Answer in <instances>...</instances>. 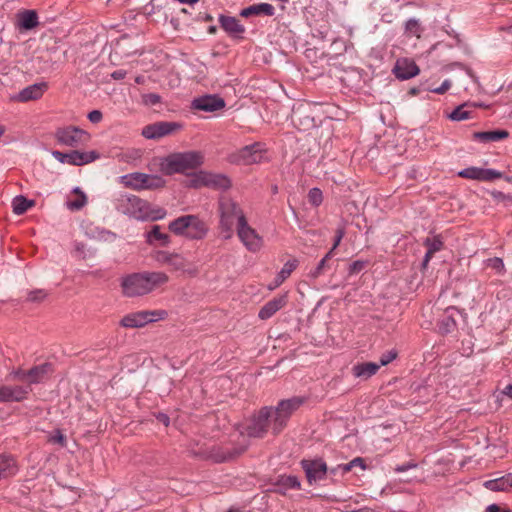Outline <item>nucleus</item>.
Listing matches in <instances>:
<instances>
[{"label": "nucleus", "instance_id": "f257e3e1", "mask_svg": "<svg viewBox=\"0 0 512 512\" xmlns=\"http://www.w3.org/2000/svg\"><path fill=\"white\" fill-rule=\"evenodd\" d=\"M116 209L140 221H157L166 216V210L152 206L148 201L132 194H121L116 199Z\"/></svg>", "mask_w": 512, "mask_h": 512}, {"label": "nucleus", "instance_id": "f03ea898", "mask_svg": "<svg viewBox=\"0 0 512 512\" xmlns=\"http://www.w3.org/2000/svg\"><path fill=\"white\" fill-rule=\"evenodd\" d=\"M168 280L169 277L164 272L134 273L122 279V293L126 297L142 296L167 283Z\"/></svg>", "mask_w": 512, "mask_h": 512}, {"label": "nucleus", "instance_id": "7ed1b4c3", "mask_svg": "<svg viewBox=\"0 0 512 512\" xmlns=\"http://www.w3.org/2000/svg\"><path fill=\"white\" fill-rule=\"evenodd\" d=\"M218 212L220 216L219 230L225 240L232 238L234 233V224L241 225L246 221V215L241 206L230 197L223 196L218 202Z\"/></svg>", "mask_w": 512, "mask_h": 512}, {"label": "nucleus", "instance_id": "20e7f679", "mask_svg": "<svg viewBox=\"0 0 512 512\" xmlns=\"http://www.w3.org/2000/svg\"><path fill=\"white\" fill-rule=\"evenodd\" d=\"M203 155L197 151L174 153L164 158L160 164L161 171L166 175L184 173L202 165Z\"/></svg>", "mask_w": 512, "mask_h": 512}, {"label": "nucleus", "instance_id": "39448f33", "mask_svg": "<svg viewBox=\"0 0 512 512\" xmlns=\"http://www.w3.org/2000/svg\"><path fill=\"white\" fill-rule=\"evenodd\" d=\"M306 397L293 396L289 399H283L278 402L277 406L273 408L272 431L273 434H279L287 425L290 417L295 413L305 402Z\"/></svg>", "mask_w": 512, "mask_h": 512}, {"label": "nucleus", "instance_id": "423d86ee", "mask_svg": "<svg viewBox=\"0 0 512 512\" xmlns=\"http://www.w3.org/2000/svg\"><path fill=\"white\" fill-rule=\"evenodd\" d=\"M121 182L134 190H154L164 187L165 180L158 175L134 172L121 177Z\"/></svg>", "mask_w": 512, "mask_h": 512}, {"label": "nucleus", "instance_id": "0eeeda50", "mask_svg": "<svg viewBox=\"0 0 512 512\" xmlns=\"http://www.w3.org/2000/svg\"><path fill=\"white\" fill-rule=\"evenodd\" d=\"M273 407L266 406L259 410L249 421L245 427V433L249 437L263 438L268 432V428L272 427Z\"/></svg>", "mask_w": 512, "mask_h": 512}, {"label": "nucleus", "instance_id": "6e6552de", "mask_svg": "<svg viewBox=\"0 0 512 512\" xmlns=\"http://www.w3.org/2000/svg\"><path fill=\"white\" fill-rule=\"evenodd\" d=\"M168 313L165 310L138 311L125 315L120 325L124 328H142L148 323L164 320Z\"/></svg>", "mask_w": 512, "mask_h": 512}, {"label": "nucleus", "instance_id": "1a4fd4ad", "mask_svg": "<svg viewBox=\"0 0 512 512\" xmlns=\"http://www.w3.org/2000/svg\"><path fill=\"white\" fill-rule=\"evenodd\" d=\"M263 145L259 142L247 145L235 153L229 155L228 160L232 164L251 165L261 162L263 158Z\"/></svg>", "mask_w": 512, "mask_h": 512}, {"label": "nucleus", "instance_id": "9d476101", "mask_svg": "<svg viewBox=\"0 0 512 512\" xmlns=\"http://www.w3.org/2000/svg\"><path fill=\"white\" fill-rule=\"evenodd\" d=\"M55 137L60 144L69 147L85 145L90 140L86 131L73 126L58 128Z\"/></svg>", "mask_w": 512, "mask_h": 512}, {"label": "nucleus", "instance_id": "9b49d317", "mask_svg": "<svg viewBox=\"0 0 512 512\" xmlns=\"http://www.w3.org/2000/svg\"><path fill=\"white\" fill-rule=\"evenodd\" d=\"M237 236L244 247L252 253H256L263 247V238L252 228L248 221H242L241 225H236Z\"/></svg>", "mask_w": 512, "mask_h": 512}, {"label": "nucleus", "instance_id": "f8f14e48", "mask_svg": "<svg viewBox=\"0 0 512 512\" xmlns=\"http://www.w3.org/2000/svg\"><path fill=\"white\" fill-rule=\"evenodd\" d=\"M183 125L179 122L159 121L146 125L142 129V135L146 139H160L165 136L175 134L182 129Z\"/></svg>", "mask_w": 512, "mask_h": 512}, {"label": "nucleus", "instance_id": "ddd939ff", "mask_svg": "<svg viewBox=\"0 0 512 512\" xmlns=\"http://www.w3.org/2000/svg\"><path fill=\"white\" fill-rule=\"evenodd\" d=\"M52 156L60 163H67L76 166L91 163L99 158V154L96 151L80 152L78 150H73L69 153L55 150L52 151Z\"/></svg>", "mask_w": 512, "mask_h": 512}, {"label": "nucleus", "instance_id": "4468645a", "mask_svg": "<svg viewBox=\"0 0 512 512\" xmlns=\"http://www.w3.org/2000/svg\"><path fill=\"white\" fill-rule=\"evenodd\" d=\"M300 464L310 485L325 479L328 473L327 464L321 458L313 460L303 459Z\"/></svg>", "mask_w": 512, "mask_h": 512}, {"label": "nucleus", "instance_id": "2eb2a0df", "mask_svg": "<svg viewBox=\"0 0 512 512\" xmlns=\"http://www.w3.org/2000/svg\"><path fill=\"white\" fill-rule=\"evenodd\" d=\"M458 176L465 179L491 182L503 177V174L495 169L468 167L458 172Z\"/></svg>", "mask_w": 512, "mask_h": 512}, {"label": "nucleus", "instance_id": "dca6fc26", "mask_svg": "<svg viewBox=\"0 0 512 512\" xmlns=\"http://www.w3.org/2000/svg\"><path fill=\"white\" fill-rule=\"evenodd\" d=\"M191 107L195 110L214 112L225 107V101L218 95H204L195 98Z\"/></svg>", "mask_w": 512, "mask_h": 512}, {"label": "nucleus", "instance_id": "f3484780", "mask_svg": "<svg viewBox=\"0 0 512 512\" xmlns=\"http://www.w3.org/2000/svg\"><path fill=\"white\" fill-rule=\"evenodd\" d=\"M198 181L201 185L212 189L226 190L231 186L230 179L223 174L201 172L198 176Z\"/></svg>", "mask_w": 512, "mask_h": 512}, {"label": "nucleus", "instance_id": "a211bd4d", "mask_svg": "<svg viewBox=\"0 0 512 512\" xmlns=\"http://www.w3.org/2000/svg\"><path fill=\"white\" fill-rule=\"evenodd\" d=\"M393 72L396 78L400 80H408L418 75L420 69L413 60L401 58L396 61Z\"/></svg>", "mask_w": 512, "mask_h": 512}, {"label": "nucleus", "instance_id": "6ab92c4d", "mask_svg": "<svg viewBox=\"0 0 512 512\" xmlns=\"http://www.w3.org/2000/svg\"><path fill=\"white\" fill-rule=\"evenodd\" d=\"M53 372V365L48 362L30 368L27 370L28 385L31 386L32 384H40L46 382L49 380Z\"/></svg>", "mask_w": 512, "mask_h": 512}, {"label": "nucleus", "instance_id": "aec40b11", "mask_svg": "<svg viewBox=\"0 0 512 512\" xmlns=\"http://www.w3.org/2000/svg\"><path fill=\"white\" fill-rule=\"evenodd\" d=\"M168 266L171 267L172 271L181 272L182 274H186L191 277L196 276L198 273L197 267L179 253L173 252Z\"/></svg>", "mask_w": 512, "mask_h": 512}, {"label": "nucleus", "instance_id": "412c9836", "mask_svg": "<svg viewBox=\"0 0 512 512\" xmlns=\"http://www.w3.org/2000/svg\"><path fill=\"white\" fill-rule=\"evenodd\" d=\"M273 491L280 495H286L289 489H300L301 483L298 477L293 475H280L272 483Z\"/></svg>", "mask_w": 512, "mask_h": 512}, {"label": "nucleus", "instance_id": "4be33fe9", "mask_svg": "<svg viewBox=\"0 0 512 512\" xmlns=\"http://www.w3.org/2000/svg\"><path fill=\"white\" fill-rule=\"evenodd\" d=\"M146 243L150 246L167 247L171 243V237L167 233L161 232L159 225H153L145 234Z\"/></svg>", "mask_w": 512, "mask_h": 512}, {"label": "nucleus", "instance_id": "5701e85b", "mask_svg": "<svg viewBox=\"0 0 512 512\" xmlns=\"http://www.w3.org/2000/svg\"><path fill=\"white\" fill-rule=\"evenodd\" d=\"M287 304V296L281 295L268 301L259 311L258 316L261 320L271 318L277 311Z\"/></svg>", "mask_w": 512, "mask_h": 512}, {"label": "nucleus", "instance_id": "b1692460", "mask_svg": "<svg viewBox=\"0 0 512 512\" xmlns=\"http://www.w3.org/2000/svg\"><path fill=\"white\" fill-rule=\"evenodd\" d=\"M423 245L427 248V252H426L423 262H422V268L426 269L428 266V263L432 259L433 255L436 252H439L443 249L444 242L440 235H435L433 237L425 238V240L423 241Z\"/></svg>", "mask_w": 512, "mask_h": 512}, {"label": "nucleus", "instance_id": "393cba45", "mask_svg": "<svg viewBox=\"0 0 512 512\" xmlns=\"http://www.w3.org/2000/svg\"><path fill=\"white\" fill-rule=\"evenodd\" d=\"M219 23L222 29L230 36L241 37L245 32V27L235 17L220 15Z\"/></svg>", "mask_w": 512, "mask_h": 512}, {"label": "nucleus", "instance_id": "a878e982", "mask_svg": "<svg viewBox=\"0 0 512 512\" xmlns=\"http://www.w3.org/2000/svg\"><path fill=\"white\" fill-rule=\"evenodd\" d=\"M46 89H47V84L44 82L32 84V85L22 89L19 92L17 99L20 102H28L31 100H37L42 97V95Z\"/></svg>", "mask_w": 512, "mask_h": 512}, {"label": "nucleus", "instance_id": "bb28decb", "mask_svg": "<svg viewBox=\"0 0 512 512\" xmlns=\"http://www.w3.org/2000/svg\"><path fill=\"white\" fill-rule=\"evenodd\" d=\"M275 14V8L269 3H259L250 5L241 10L240 15L242 17H250L255 15L273 16Z\"/></svg>", "mask_w": 512, "mask_h": 512}, {"label": "nucleus", "instance_id": "cd10ccee", "mask_svg": "<svg viewBox=\"0 0 512 512\" xmlns=\"http://www.w3.org/2000/svg\"><path fill=\"white\" fill-rule=\"evenodd\" d=\"M38 24V15L34 10H24L17 15V25L21 30H32Z\"/></svg>", "mask_w": 512, "mask_h": 512}, {"label": "nucleus", "instance_id": "c85d7f7f", "mask_svg": "<svg viewBox=\"0 0 512 512\" xmlns=\"http://www.w3.org/2000/svg\"><path fill=\"white\" fill-rule=\"evenodd\" d=\"M508 137L509 132L507 130L480 131L474 132L472 135L473 140L482 143L496 142Z\"/></svg>", "mask_w": 512, "mask_h": 512}, {"label": "nucleus", "instance_id": "c756f323", "mask_svg": "<svg viewBox=\"0 0 512 512\" xmlns=\"http://www.w3.org/2000/svg\"><path fill=\"white\" fill-rule=\"evenodd\" d=\"M207 232V225L194 215V220L190 221L189 228L185 237L190 240H200L206 236Z\"/></svg>", "mask_w": 512, "mask_h": 512}, {"label": "nucleus", "instance_id": "7c9ffc66", "mask_svg": "<svg viewBox=\"0 0 512 512\" xmlns=\"http://www.w3.org/2000/svg\"><path fill=\"white\" fill-rule=\"evenodd\" d=\"M242 453V450L231 449L228 447H213L210 451V458L217 462H225L233 459Z\"/></svg>", "mask_w": 512, "mask_h": 512}, {"label": "nucleus", "instance_id": "2f4dec72", "mask_svg": "<svg viewBox=\"0 0 512 512\" xmlns=\"http://www.w3.org/2000/svg\"><path fill=\"white\" fill-rule=\"evenodd\" d=\"M194 220V215H183L169 223V230L175 235L186 236L190 221Z\"/></svg>", "mask_w": 512, "mask_h": 512}, {"label": "nucleus", "instance_id": "473e14b6", "mask_svg": "<svg viewBox=\"0 0 512 512\" xmlns=\"http://www.w3.org/2000/svg\"><path fill=\"white\" fill-rule=\"evenodd\" d=\"M484 486L491 491H511L512 490V473L503 477L486 481Z\"/></svg>", "mask_w": 512, "mask_h": 512}, {"label": "nucleus", "instance_id": "72a5a7b5", "mask_svg": "<svg viewBox=\"0 0 512 512\" xmlns=\"http://www.w3.org/2000/svg\"><path fill=\"white\" fill-rule=\"evenodd\" d=\"M17 472V466L14 458L10 455H0V480L11 477Z\"/></svg>", "mask_w": 512, "mask_h": 512}, {"label": "nucleus", "instance_id": "f704fd0d", "mask_svg": "<svg viewBox=\"0 0 512 512\" xmlns=\"http://www.w3.org/2000/svg\"><path fill=\"white\" fill-rule=\"evenodd\" d=\"M379 368L380 365L374 362L360 363L353 367V374L356 377L368 379L375 375Z\"/></svg>", "mask_w": 512, "mask_h": 512}, {"label": "nucleus", "instance_id": "c9c22d12", "mask_svg": "<svg viewBox=\"0 0 512 512\" xmlns=\"http://www.w3.org/2000/svg\"><path fill=\"white\" fill-rule=\"evenodd\" d=\"M297 266L298 261L296 259L287 261L283 265L279 273L276 275L273 284L270 286V289H274L280 286L291 275V273L296 269Z\"/></svg>", "mask_w": 512, "mask_h": 512}, {"label": "nucleus", "instance_id": "e433bc0d", "mask_svg": "<svg viewBox=\"0 0 512 512\" xmlns=\"http://www.w3.org/2000/svg\"><path fill=\"white\" fill-rule=\"evenodd\" d=\"M34 200H28L26 197L19 195L12 201L13 212L16 215L24 214L29 208L34 206Z\"/></svg>", "mask_w": 512, "mask_h": 512}, {"label": "nucleus", "instance_id": "4c0bfd02", "mask_svg": "<svg viewBox=\"0 0 512 512\" xmlns=\"http://www.w3.org/2000/svg\"><path fill=\"white\" fill-rule=\"evenodd\" d=\"M31 392V387L26 386H9V397L11 402H20L27 398V395Z\"/></svg>", "mask_w": 512, "mask_h": 512}, {"label": "nucleus", "instance_id": "58836bf2", "mask_svg": "<svg viewBox=\"0 0 512 512\" xmlns=\"http://www.w3.org/2000/svg\"><path fill=\"white\" fill-rule=\"evenodd\" d=\"M332 251H328L327 254L320 260L317 266L309 272V277L313 279H317L322 274H324L327 270L330 269L329 261L332 258Z\"/></svg>", "mask_w": 512, "mask_h": 512}, {"label": "nucleus", "instance_id": "ea45409f", "mask_svg": "<svg viewBox=\"0 0 512 512\" xmlns=\"http://www.w3.org/2000/svg\"><path fill=\"white\" fill-rule=\"evenodd\" d=\"M452 308H448L446 313L438 322V329L441 334L450 333L456 327V321L451 314H448Z\"/></svg>", "mask_w": 512, "mask_h": 512}, {"label": "nucleus", "instance_id": "a19ab883", "mask_svg": "<svg viewBox=\"0 0 512 512\" xmlns=\"http://www.w3.org/2000/svg\"><path fill=\"white\" fill-rule=\"evenodd\" d=\"M467 104H462L456 107L450 114L449 118L452 121H462L471 117V111L466 109Z\"/></svg>", "mask_w": 512, "mask_h": 512}, {"label": "nucleus", "instance_id": "79ce46f5", "mask_svg": "<svg viewBox=\"0 0 512 512\" xmlns=\"http://www.w3.org/2000/svg\"><path fill=\"white\" fill-rule=\"evenodd\" d=\"M405 31L408 34L419 38L423 29H422L419 21L417 19L412 18L406 22Z\"/></svg>", "mask_w": 512, "mask_h": 512}, {"label": "nucleus", "instance_id": "37998d69", "mask_svg": "<svg viewBox=\"0 0 512 512\" xmlns=\"http://www.w3.org/2000/svg\"><path fill=\"white\" fill-rule=\"evenodd\" d=\"M74 192L79 195L75 200L68 202V207L71 210H80L85 206L87 198L86 195L82 191H80L79 188H75Z\"/></svg>", "mask_w": 512, "mask_h": 512}, {"label": "nucleus", "instance_id": "c03bdc74", "mask_svg": "<svg viewBox=\"0 0 512 512\" xmlns=\"http://www.w3.org/2000/svg\"><path fill=\"white\" fill-rule=\"evenodd\" d=\"M48 296V292L44 289H35L28 293L27 301L34 302V303H40L45 300V298Z\"/></svg>", "mask_w": 512, "mask_h": 512}, {"label": "nucleus", "instance_id": "a18cd8bd", "mask_svg": "<svg viewBox=\"0 0 512 512\" xmlns=\"http://www.w3.org/2000/svg\"><path fill=\"white\" fill-rule=\"evenodd\" d=\"M309 203L313 206H319L322 203L323 195L319 188H312L308 193Z\"/></svg>", "mask_w": 512, "mask_h": 512}, {"label": "nucleus", "instance_id": "49530a36", "mask_svg": "<svg viewBox=\"0 0 512 512\" xmlns=\"http://www.w3.org/2000/svg\"><path fill=\"white\" fill-rule=\"evenodd\" d=\"M173 252L158 250L154 253V259L161 265H169Z\"/></svg>", "mask_w": 512, "mask_h": 512}, {"label": "nucleus", "instance_id": "de8ad7c7", "mask_svg": "<svg viewBox=\"0 0 512 512\" xmlns=\"http://www.w3.org/2000/svg\"><path fill=\"white\" fill-rule=\"evenodd\" d=\"M142 102L147 106H155L161 102V96L156 93L143 94Z\"/></svg>", "mask_w": 512, "mask_h": 512}, {"label": "nucleus", "instance_id": "09e8293b", "mask_svg": "<svg viewBox=\"0 0 512 512\" xmlns=\"http://www.w3.org/2000/svg\"><path fill=\"white\" fill-rule=\"evenodd\" d=\"M487 265L498 272H502L504 270L503 260L498 257L488 259Z\"/></svg>", "mask_w": 512, "mask_h": 512}, {"label": "nucleus", "instance_id": "8fccbe9b", "mask_svg": "<svg viewBox=\"0 0 512 512\" xmlns=\"http://www.w3.org/2000/svg\"><path fill=\"white\" fill-rule=\"evenodd\" d=\"M397 357V352L395 350H390L386 353H384L381 357H380V367L381 366H385L387 364H389L390 362H392L395 358Z\"/></svg>", "mask_w": 512, "mask_h": 512}, {"label": "nucleus", "instance_id": "3c124183", "mask_svg": "<svg viewBox=\"0 0 512 512\" xmlns=\"http://www.w3.org/2000/svg\"><path fill=\"white\" fill-rule=\"evenodd\" d=\"M49 441L51 443H57L64 447L66 445V437L63 435V433L60 430H57L55 434L50 436Z\"/></svg>", "mask_w": 512, "mask_h": 512}, {"label": "nucleus", "instance_id": "603ef678", "mask_svg": "<svg viewBox=\"0 0 512 512\" xmlns=\"http://www.w3.org/2000/svg\"><path fill=\"white\" fill-rule=\"evenodd\" d=\"M344 235H345L344 228L343 227L337 228L336 234H335V238H334L333 246L329 250V251H332V254H334L335 249L339 246V244H340L342 238L344 237Z\"/></svg>", "mask_w": 512, "mask_h": 512}, {"label": "nucleus", "instance_id": "864d4df0", "mask_svg": "<svg viewBox=\"0 0 512 512\" xmlns=\"http://www.w3.org/2000/svg\"><path fill=\"white\" fill-rule=\"evenodd\" d=\"M10 376H12L14 379H17L19 381H26L28 383V374H27V370H23V369H16V370H13L11 373H10Z\"/></svg>", "mask_w": 512, "mask_h": 512}, {"label": "nucleus", "instance_id": "5fc2aeb1", "mask_svg": "<svg viewBox=\"0 0 512 512\" xmlns=\"http://www.w3.org/2000/svg\"><path fill=\"white\" fill-rule=\"evenodd\" d=\"M364 267H365L364 261H354L349 267V272H350V274L359 273L361 270L364 269Z\"/></svg>", "mask_w": 512, "mask_h": 512}, {"label": "nucleus", "instance_id": "6e6d98bb", "mask_svg": "<svg viewBox=\"0 0 512 512\" xmlns=\"http://www.w3.org/2000/svg\"><path fill=\"white\" fill-rule=\"evenodd\" d=\"M102 117V112L99 110H93L88 114V119L92 123H99L102 120Z\"/></svg>", "mask_w": 512, "mask_h": 512}, {"label": "nucleus", "instance_id": "4d7b16f0", "mask_svg": "<svg viewBox=\"0 0 512 512\" xmlns=\"http://www.w3.org/2000/svg\"><path fill=\"white\" fill-rule=\"evenodd\" d=\"M450 87H451V81L450 80H445L441 84V86L432 89V92H434L436 94H444L446 91L449 90Z\"/></svg>", "mask_w": 512, "mask_h": 512}, {"label": "nucleus", "instance_id": "13d9d810", "mask_svg": "<svg viewBox=\"0 0 512 512\" xmlns=\"http://www.w3.org/2000/svg\"><path fill=\"white\" fill-rule=\"evenodd\" d=\"M416 467H417L416 463L408 462V463L396 466L394 470L397 473H402V472H406V471H408V470H410L412 468H416Z\"/></svg>", "mask_w": 512, "mask_h": 512}, {"label": "nucleus", "instance_id": "bf43d9fd", "mask_svg": "<svg viewBox=\"0 0 512 512\" xmlns=\"http://www.w3.org/2000/svg\"><path fill=\"white\" fill-rule=\"evenodd\" d=\"M0 402H11L9 397V386L0 387Z\"/></svg>", "mask_w": 512, "mask_h": 512}, {"label": "nucleus", "instance_id": "052dcab7", "mask_svg": "<svg viewBox=\"0 0 512 512\" xmlns=\"http://www.w3.org/2000/svg\"><path fill=\"white\" fill-rule=\"evenodd\" d=\"M350 464L352 465V468H354V467H360L361 469L366 468L364 460L361 457L354 458L353 460L350 461Z\"/></svg>", "mask_w": 512, "mask_h": 512}, {"label": "nucleus", "instance_id": "680f3d73", "mask_svg": "<svg viewBox=\"0 0 512 512\" xmlns=\"http://www.w3.org/2000/svg\"><path fill=\"white\" fill-rule=\"evenodd\" d=\"M126 76V71L125 70H116L114 71L112 74H111V77L115 80H122L124 79Z\"/></svg>", "mask_w": 512, "mask_h": 512}, {"label": "nucleus", "instance_id": "e2e57ef3", "mask_svg": "<svg viewBox=\"0 0 512 512\" xmlns=\"http://www.w3.org/2000/svg\"><path fill=\"white\" fill-rule=\"evenodd\" d=\"M157 420L163 423L165 426H168L170 423L169 416L165 413H158L156 416Z\"/></svg>", "mask_w": 512, "mask_h": 512}, {"label": "nucleus", "instance_id": "0e129e2a", "mask_svg": "<svg viewBox=\"0 0 512 512\" xmlns=\"http://www.w3.org/2000/svg\"><path fill=\"white\" fill-rule=\"evenodd\" d=\"M338 466H339V469L341 470L342 475L350 472L353 469L350 462H348L346 464H339Z\"/></svg>", "mask_w": 512, "mask_h": 512}, {"label": "nucleus", "instance_id": "69168bd1", "mask_svg": "<svg viewBox=\"0 0 512 512\" xmlns=\"http://www.w3.org/2000/svg\"><path fill=\"white\" fill-rule=\"evenodd\" d=\"M486 512H500V507L497 504H491L486 508Z\"/></svg>", "mask_w": 512, "mask_h": 512}, {"label": "nucleus", "instance_id": "338daca9", "mask_svg": "<svg viewBox=\"0 0 512 512\" xmlns=\"http://www.w3.org/2000/svg\"><path fill=\"white\" fill-rule=\"evenodd\" d=\"M503 394L507 395L512 399V384L506 386L503 390Z\"/></svg>", "mask_w": 512, "mask_h": 512}, {"label": "nucleus", "instance_id": "774afa93", "mask_svg": "<svg viewBox=\"0 0 512 512\" xmlns=\"http://www.w3.org/2000/svg\"><path fill=\"white\" fill-rule=\"evenodd\" d=\"M339 472L341 473V470L339 469L338 465L336 467L328 469V473L333 476H336Z\"/></svg>", "mask_w": 512, "mask_h": 512}]
</instances>
